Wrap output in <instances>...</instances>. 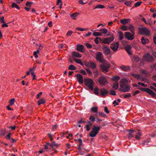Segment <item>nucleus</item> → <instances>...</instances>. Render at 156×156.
I'll list each match as a JSON object with an SVG mask.
<instances>
[{"mask_svg":"<svg viewBox=\"0 0 156 156\" xmlns=\"http://www.w3.org/2000/svg\"><path fill=\"white\" fill-rule=\"evenodd\" d=\"M107 76H102L99 78L98 81L100 84L102 86H105L108 83V82L106 78Z\"/></svg>","mask_w":156,"mask_h":156,"instance_id":"6","label":"nucleus"},{"mask_svg":"<svg viewBox=\"0 0 156 156\" xmlns=\"http://www.w3.org/2000/svg\"><path fill=\"white\" fill-rule=\"evenodd\" d=\"M85 127L86 128V131H89L90 129V128L89 127V124H87Z\"/></svg>","mask_w":156,"mask_h":156,"instance_id":"59","label":"nucleus"},{"mask_svg":"<svg viewBox=\"0 0 156 156\" xmlns=\"http://www.w3.org/2000/svg\"><path fill=\"white\" fill-rule=\"evenodd\" d=\"M122 70L125 72H127L130 69V66H125L123 65H122L119 66Z\"/></svg>","mask_w":156,"mask_h":156,"instance_id":"15","label":"nucleus"},{"mask_svg":"<svg viewBox=\"0 0 156 156\" xmlns=\"http://www.w3.org/2000/svg\"><path fill=\"white\" fill-rule=\"evenodd\" d=\"M132 47L129 45H128L125 48V49L129 55H132V53L131 52Z\"/></svg>","mask_w":156,"mask_h":156,"instance_id":"16","label":"nucleus"},{"mask_svg":"<svg viewBox=\"0 0 156 156\" xmlns=\"http://www.w3.org/2000/svg\"><path fill=\"white\" fill-rule=\"evenodd\" d=\"M140 130H138V135L135 136V138L137 140H139L140 139V137L141 135V133L140 132Z\"/></svg>","mask_w":156,"mask_h":156,"instance_id":"32","label":"nucleus"},{"mask_svg":"<svg viewBox=\"0 0 156 156\" xmlns=\"http://www.w3.org/2000/svg\"><path fill=\"white\" fill-rule=\"evenodd\" d=\"M15 101V99L14 98H13L11 99L9 101V105H12L14 103Z\"/></svg>","mask_w":156,"mask_h":156,"instance_id":"44","label":"nucleus"},{"mask_svg":"<svg viewBox=\"0 0 156 156\" xmlns=\"http://www.w3.org/2000/svg\"><path fill=\"white\" fill-rule=\"evenodd\" d=\"M131 26H133L131 25H129L128 26H123L121 27V29L122 30L124 31L127 30H130V28H131Z\"/></svg>","mask_w":156,"mask_h":156,"instance_id":"17","label":"nucleus"},{"mask_svg":"<svg viewBox=\"0 0 156 156\" xmlns=\"http://www.w3.org/2000/svg\"><path fill=\"white\" fill-rule=\"evenodd\" d=\"M151 68L152 70H156V64L154 63L151 66Z\"/></svg>","mask_w":156,"mask_h":156,"instance_id":"43","label":"nucleus"},{"mask_svg":"<svg viewBox=\"0 0 156 156\" xmlns=\"http://www.w3.org/2000/svg\"><path fill=\"white\" fill-rule=\"evenodd\" d=\"M74 60L75 61V62L78 63V64H80L82 66H83V63L82 62H81V61L80 59H74Z\"/></svg>","mask_w":156,"mask_h":156,"instance_id":"39","label":"nucleus"},{"mask_svg":"<svg viewBox=\"0 0 156 156\" xmlns=\"http://www.w3.org/2000/svg\"><path fill=\"white\" fill-rule=\"evenodd\" d=\"M102 38L100 37H97L95 39V42L96 44H98L99 41L101 42Z\"/></svg>","mask_w":156,"mask_h":156,"instance_id":"30","label":"nucleus"},{"mask_svg":"<svg viewBox=\"0 0 156 156\" xmlns=\"http://www.w3.org/2000/svg\"><path fill=\"white\" fill-rule=\"evenodd\" d=\"M99 115L103 117H105L106 116V115L102 112H100L99 113Z\"/></svg>","mask_w":156,"mask_h":156,"instance_id":"61","label":"nucleus"},{"mask_svg":"<svg viewBox=\"0 0 156 156\" xmlns=\"http://www.w3.org/2000/svg\"><path fill=\"white\" fill-rule=\"evenodd\" d=\"M124 96V98H127L131 97V96L130 93H128L127 95H123Z\"/></svg>","mask_w":156,"mask_h":156,"instance_id":"54","label":"nucleus"},{"mask_svg":"<svg viewBox=\"0 0 156 156\" xmlns=\"http://www.w3.org/2000/svg\"><path fill=\"white\" fill-rule=\"evenodd\" d=\"M100 68L102 71L106 73L108 71V69L110 66V65L108 63H105L102 65H100Z\"/></svg>","mask_w":156,"mask_h":156,"instance_id":"8","label":"nucleus"},{"mask_svg":"<svg viewBox=\"0 0 156 156\" xmlns=\"http://www.w3.org/2000/svg\"><path fill=\"white\" fill-rule=\"evenodd\" d=\"M89 119L91 122H94L95 120V119L94 116L91 115L90 116Z\"/></svg>","mask_w":156,"mask_h":156,"instance_id":"40","label":"nucleus"},{"mask_svg":"<svg viewBox=\"0 0 156 156\" xmlns=\"http://www.w3.org/2000/svg\"><path fill=\"white\" fill-rule=\"evenodd\" d=\"M140 93V91L138 90H136L135 92H133V95L135 96L137 94H138L139 93Z\"/></svg>","mask_w":156,"mask_h":156,"instance_id":"62","label":"nucleus"},{"mask_svg":"<svg viewBox=\"0 0 156 156\" xmlns=\"http://www.w3.org/2000/svg\"><path fill=\"white\" fill-rule=\"evenodd\" d=\"M94 93L96 95H99V93L98 92V89L97 87H96L94 89Z\"/></svg>","mask_w":156,"mask_h":156,"instance_id":"41","label":"nucleus"},{"mask_svg":"<svg viewBox=\"0 0 156 156\" xmlns=\"http://www.w3.org/2000/svg\"><path fill=\"white\" fill-rule=\"evenodd\" d=\"M75 76L76 77L77 80L80 83H83V78L82 75L80 74H76L75 75Z\"/></svg>","mask_w":156,"mask_h":156,"instance_id":"14","label":"nucleus"},{"mask_svg":"<svg viewBox=\"0 0 156 156\" xmlns=\"http://www.w3.org/2000/svg\"><path fill=\"white\" fill-rule=\"evenodd\" d=\"M147 93H149L150 95H151L153 97L156 96V94L153 91L149 88L147 89Z\"/></svg>","mask_w":156,"mask_h":156,"instance_id":"23","label":"nucleus"},{"mask_svg":"<svg viewBox=\"0 0 156 156\" xmlns=\"http://www.w3.org/2000/svg\"><path fill=\"white\" fill-rule=\"evenodd\" d=\"M114 39V37L112 36L110 37L102 39L101 42L100 43L105 44H109L111 42L113 41Z\"/></svg>","mask_w":156,"mask_h":156,"instance_id":"7","label":"nucleus"},{"mask_svg":"<svg viewBox=\"0 0 156 156\" xmlns=\"http://www.w3.org/2000/svg\"><path fill=\"white\" fill-rule=\"evenodd\" d=\"M119 39L120 40H122L124 38V36L122 32L121 31L119 32Z\"/></svg>","mask_w":156,"mask_h":156,"instance_id":"26","label":"nucleus"},{"mask_svg":"<svg viewBox=\"0 0 156 156\" xmlns=\"http://www.w3.org/2000/svg\"><path fill=\"white\" fill-rule=\"evenodd\" d=\"M139 89H140L141 90L143 91H145L147 92V89H148V88H140L139 87Z\"/></svg>","mask_w":156,"mask_h":156,"instance_id":"56","label":"nucleus"},{"mask_svg":"<svg viewBox=\"0 0 156 156\" xmlns=\"http://www.w3.org/2000/svg\"><path fill=\"white\" fill-rule=\"evenodd\" d=\"M142 3V2H137L134 4V6H135V7H137L140 6Z\"/></svg>","mask_w":156,"mask_h":156,"instance_id":"42","label":"nucleus"},{"mask_svg":"<svg viewBox=\"0 0 156 156\" xmlns=\"http://www.w3.org/2000/svg\"><path fill=\"white\" fill-rule=\"evenodd\" d=\"M130 31L131 33L129 32H126L125 33V38L129 40H132L133 39L135 35L134 29L133 26H131Z\"/></svg>","mask_w":156,"mask_h":156,"instance_id":"1","label":"nucleus"},{"mask_svg":"<svg viewBox=\"0 0 156 156\" xmlns=\"http://www.w3.org/2000/svg\"><path fill=\"white\" fill-rule=\"evenodd\" d=\"M110 94L112 95H116V93L115 91L114 90H110Z\"/></svg>","mask_w":156,"mask_h":156,"instance_id":"53","label":"nucleus"},{"mask_svg":"<svg viewBox=\"0 0 156 156\" xmlns=\"http://www.w3.org/2000/svg\"><path fill=\"white\" fill-rule=\"evenodd\" d=\"M76 29L78 30L85 31L87 30V29L80 28L79 27H77Z\"/></svg>","mask_w":156,"mask_h":156,"instance_id":"51","label":"nucleus"},{"mask_svg":"<svg viewBox=\"0 0 156 156\" xmlns=\"http://www.w3.org/2000/svg\"><path fill=\"white\" fill-rule=\"evenodd\" d=\"M149 143V141L147 140L146 141H144L142 143V145H147Z\"/></svg>","mask_w":156,"mask_h":156,"instance_id":"60","label":"nucleus"},{"mask_svg":"<svg viewBox=\"0 0 156 156\" xmlns=\"http://www.w3.org/2000/svg\"><path fill=\"white\" fill-rule=\"evenodd\" d=\"M68 69L70 70H75L76 69V68L74 65H71L69 67Z\"/></svg>","mask_w":156,"mask_h":156,"instance_id":"37","label":"nucleus"},{"mask_svg":"<svg viewBox=\"0 0 156 156\" xmlns=\"http://www.w3.org/2000/svg\"><path fill=\"white\" fill-rule=\"evenodd\" d=\"M146 24H149L151 27H152V22L151 20V19H149L148 20V21H147L145 23Z\"/></svg>","mask_w":156,"mask_h":156,"instance_id":"45","label":"nucleus"},{"mask_svg":"<svg viewBox=\"0 0 156 156\" xmlns=\"http://www.w3.org/2000/svg\"><path fill=\"white\" fill-rule=\"evenodd\" d=\"M45 102V100L43 98L37 101L38 105H40L41 104H43Z\"/></svg>","mask_w":156,"mask_h":156,"instance_id":"29","label":"nucleus"},{"mask_svg":"<svg viewBox=\"0 0 156 156\" xmlns=\"http://www.w3.org/2000/svg\"><path fill=\"white\" fill-rule=\"evenodd\" d=\"M108 91L105 89L101 88L100 91V94L103 97H105L108 94Z\"/></svg>","mask_w":156,"mask_h":156,"instance_id":"13","label":"nucleus"},{"mask_svg":"<svg viewBox=\"0 0 156 156\" xmlns=\"http://www.w3.org/2000/svg\"><path fill=\"white\" fill-rule=\"evenodd\" d=\"M134 77L137 78L138 80L140 79L141 78L140 75L138 74H134L133 75Z\"/></svg>","mask_w":156,"mask_h":156,"instance_id":"50","label":"nucleus"},{"mask_svg":"<svg viewBox=\"0 0 156 156\" xmlns=\"http://www.w3.org/2000/svg\"><path fill=\"white\" fill-rule=\"evenodd\" d=\"M145 60L148 62H151L154 60V58L149 53L146 54L144 56Z\"/></svg>","mask_w":156,"mask_h":156,"instance_id":"12","label":"nucleus"},{"mask_svg":"<svg viewBox=\"0 0 156 156\" xmlns=\"http://www.w3.org/2000/svg\"><path fill=\"white\" fill-rule=\"evenodd\" d=\"M102 50L104 54L106 55H108L111 53V51L109 47L107 45H103Z\"/></svg>","mask_w":156,"mask_h":156,"instance_id":"11","label":"nucleus"},{"mask_svg":"<svg viewBox=\"0 0 156 156\" xmlns=\"http://www.w3.org/2000/svg\"><path fill=\"white\" fill-rule=\"evenodd\" d=\"M141 42L143 44L148 43L149 41L148 39L145 37H142L141 39Z\"/></svg>","mask_w":156,"mask_h":156,"instance_id":"18","label":"nucleus"},{"mask_svg":"<svg viewBox=\"0 0 156 156\" xmlns=\"http://www.w3.org/2000/svg\"><path fill=\"white\" fill-rule=\"evenodd\" d=\"M41 46H40V48L39 49H38L36 51H34V52L33 55H37V54H38L39 52V49H41L40 48Z\"/></svg>","mask_w":156,"mask_h":156,"instance_id":"55","label":"nucleus"},{"mask_svg":"<svg viewBox=\"0 0 156 156\" xmlns=\"http://www.w3.org/2000/svg\"><path fill=\"white\" fill-rule=\"evenodd\" d=\"M128 131L129 132V136L128 137V138L130 139L133 136V135L132 134V133L133 132H134L135 131L133 129L129 130Z\"/></svg>","mask_w":156,"mask_h":156,"instance_id":"25","label":"nucleus"},{"mask_svg":"<svg viewBox=\"0 0 156 156\" xmlns=\"http://www.w3.org/2000/svg\"><path fill=\"white\" fill-rule=\"evenodd\" d=\"M98 108L96 107H94L91 108V111L94 113L98 112Z\"/></svg>","mask_w":156,"mask_h":156,"instance_id":"31","label":"nucleus"},{"mask_svg":"<svg viewBox=\"0 0 156 156\" xmlns=\"http://www.w3.org/2000/svg\"><path fill=\"white\" fill-rule=\"evenodd\" d=\"M133 59L136 62H138L140 60V58L137 56H134V57Z\"/></svg>","mask_w":156,"mask_h":156,"instance_id":"48","label":"nucleus"},{"mask_svg":"<svg viewBox=\"0 0 156 156\" xmlns=\"http://www.w3.org/2000/svg\"><path fill=\"white\" fill-rule=\"evenodd\" d=\"M84 46L81 45H78L77 48V50L80 52H84Z\"/></svg>","mask_w":156,"mask_h":156,"instance_id":"19","label":"nucleus"},{"mask_svg":"<svg viewBox=\"0 0 156 156\" xmlns=\"http://www.w3.org/2000/svg\"><path fill=\"white\" fill-rule=\"evenodd\" d=\"M80 13L79 12H75L74 13H73L71 15V17L73 19L76 20V17H77L79 14Z\"/></svg>","mask_w":156,"mask_h":156,"instance_id":"21","label":"nucleus"},{"mask_svg":"<svg viewBox=\"0 0 156 156\" xmlns=\"http://www.w3.org/2000/svg\"><path fill=\"white\" fill-rule=\"evenodd\" d=\"M12 8L15 7L18 10H19L20 9V8L15 3H12Z\"/></svg>","mask_w":156,"mask_h":156,"instance_id":"38","label":"nucleus"},{"mask_svg":"<svg viewBox=\"0 0 156 156\" xmlns=\"http://www.w3.org/2000/svg\"><path fill=\"white\" fill-rule=\"evenodd\" d=\"M119 45V43L118 42L112 43L110 45V47L114 52H116L118 50Z\"/></svg>","mask_w":156,"mask_h":156,"instance_id":"10","label":"nucleus"},{"mask_svg":"<svg viewBox=\"0 0 156 156\" xmlns=\"http://www.w3.org/2000/svg\"><path fill=\"white\" fill-rule=\"evenodd\" d=\"M120 88L119 90L122 92H129L130 90L129 86L123 83H120Z\"/></svg>","mask_w":156,"mask_h":156,"instance_id":"4","label":"nucleus"},{"mask_svg":"<svg viewBox=\"0 0 156 156\" xmlns=\"http://www.w3.org/2000/svg\"><path fill=\"white\" fill-rule=\"evenodd\" d=\"M89 66L92 69H95L96 67V65L95 63L90 62L89 63Z\"/></svg>","mask_w":156,"mask_h":156,"instance_id":"33","label":"nucleus"},{"mask_svg":"<svg viewBox=\"0 0 156 156\" xmlns=\"http://www.w3.org/2000/svg\"><path fill=\"white\" fill-rule=\"evenodd\" d=\"M121 83H126L128 82V80L126 79H122L121 81Z\"/></svg>","mask_w":156,"mask_h":156,"instance_id":"52","label":"nucleus"},{"mask_svg":"<svg viewBox=\"0 0 156 156\" xmlns=\"http://www.w3.org/2000/svg\"><path fill=\"white\" fill-rule=\"evenodd\" d=\"M72 33L73 32L71 30H69L66 35L67 36H70Z\"/></svg>","mask_w":156,"mask_h":156,"instance_id":"63","label":"nucleus"},{"mask_svg":"<svg viewBox=\"0 0 156 156\" xmlns=\"http://www.w3.org/2000/svg\"><path fill=\"white\" fill-rule=\"evenodd\" d=\"M0 135L2 136L4 135L5 133H6V130L5 129L2 130L1 131H0Z\"/></svg>","mask_w":156,"mask_h":156,"instance_id":"47","label":"nucleus"},{"mask_svg":"<svg viewBox=\"0 0 156 156\" xmlns=\"http://www.w3.org/2000/svg\"><path fill=\"white\" fill-rule=\"evenodd\" d=\"M120 77L118 76H114L112 78V80L115 81V82H118V81Z\"/></svg>","mask_w":156,"mask_h":156,"instance_id":"24","label":"nucleus"},{"mask_svg":"<svg viewBox=\"0 0 156 156\" xmlns=\"http://www.w3.org/2000/svg\"><path fill=\"white\" fill-rule=\"evenodd\" d=\"M86 46L88 48H91L92 47V46L89 43H86L85 44Z\"/></svg>","mask_w":156,"mask_h":156,"instance_id":"57","label":"nucleus"},{"mask_svg":"<svg viewBox=\"0 0 156 156\" xmlns=\"http://www.w3.org/2000/svg\"><path fill=\"white\" fill-rule=\"evenodd\" d=\"M130 20V19H124L121 20L120 22L123 24H126Z\"/></svg>","mask_w":156,"mask_h":156,"instance_id":"22","label":"nucleus"},{"mask_svg":"<svg viewBox=\"0 0 156 156\" xmlns=\"http://www.w3.org/2000/svg\"><path fill=\"white\" fill-rule=\"evenodd\" d=\"M32 3H33V2H32L27 1L26 2V6H27L30 7V5H31Z\"/></svg>","mask_w":156,"mask_h":156,"instance_id":"58","label":"nucleus"},{"mask_svg":"<svg viewBox=\"0 0 156 156\" xmlns=\"http://www.w3.org/2000/svg\"><path fill=\"white\" fill-rule=\"evenodd\" d=\"M50 146L53 148V147H57L58 145L55 143V142L54 141L52 142V143L50 144Z\"/></svg>","mask_w":156,"mask_h":156,"instance_id":"46","label":"nucleus"},{"mask_svg":"<svg viewBox=\"0 0 156 156\" xmlns=\"http://www.w3.org/2000/svg\"><path fill=\"white\" fill-rule=\"evenodd\" d=\"M112 87L115 90H117L119 87L118 82H115L113 84Z\"/></svg>","mask_w":156,"mask_h":156,"instance_id":"27","label":"nucleus"},{"mask_svg":"<svg viewBox=\"0 0 156 156\" xmlns=\"http://www.w3.org/2000/svg\"><path fill=\"white\" fill-rule=\"evenodd\" d=\"M98 31H100L101 33L103 34H106L107 33V30L105 28H103L100 30H97Z\"/></svg>","mask_w":156,"mask_h":156,"instance_id":"34","label":"nucleus"},{"mask_svg":"<svg viewBox=\"0 0 156 156\" xmlns=\"http://www.w3.org/2000/svg\"><path fill=\"white\" fill-rule=\"evenodd\" d=\"M73 56L74 57H77L79 58H81L82 55L76 51H73L72 52Z\"/></svg>","mask_w":156,"mask_h":156,"instance_id":"20","label":"nucleus"},{"mask_svg":"<svg viewBox=\"0 0 156 156\" xmlns=\"http://www.w3.org/2000/svg\"><path fill=\"white\" fill-rule=\"evenodd\" d=\"M84 82L85 85L87 86L91 90H94V83L92 79L85 78Z\"/></svg>","mask_w":156,"mask_h":156,"instance_id":"3","label":"nucleus"},{"mask_svg":"<svg viewBox=\"0 0 156 156\" xmlns=\"http://www.w3.org/2000/svg\"><path fill=\"white\" fill-rule=\"evenodd\" d=\"M132 2H133V1H127L125 2L124 4L127 6L131 7L132 4Z\"/></svg>","mask_w":156,"mask_h":156,"instance_id":"28","label":"nucleus"},{"mask_svg":"<svg viewBox=\"0 0 156 156\" xmlns=\"http://www.w3.org/2000/svg\"><path fill=\"white\" fill-rule=\"evenodd\" d=\"M105 8V6L101 5H97L94 8L96 9H104Z\"/></svg>","mask_w":156,"mask_h":156,"instance_id":"35","label":"nucleus"},{"mask_svg":"<svg viewBox=\"0 0 156 156\" xmlns=\"http://www.w3.org/2000/svg\"><path fill=\"white\" fill-rule=\"evenodd\" d=\"M103 55L101 52H97L96 54V59L99 61L103 62L104 61Z\"/></svg>","mask_w":156,"mask_h":156,"instance_id":"9","label":"nucleus"},{"mask_svg":"<svg viewBox=\"0 0 156 156\" xmlns=\"http://www.w3.org/2000/svg\"><path fill=\"white\" fill-rule=\"evenodd\" d=\"M100 129V128L99 126L93 125L92 129L89 134L90 136L91 137H95L98 133Z\"/></svg>","mask_w":156,"mask_h":156,"instance_id":"2","label":"nucleus"},{"mask_svg":"<svg viewBox=\"0 0 156 156\" xmlns=\"http://www.w3.org/2000/svg\"><path fill=\"white\" fill-rule=\"evenodd\" d=\"M140 73L144 74L146 75L147 74V72L144 69H141L140 71Z\"/></svg>","mask_w":156,"mask_h":156,"instance_id":"49","label":"nucleus"},{"mask_svg":"<svg viewBox=\"0 0 156 156\" xmlns=\"http://www.w3.org/2000/svg\"><path fill=\"white\" fill-rule=\"evenodd\" d=\"M93 35L94 36H101L102 35V34L101 33L98 32H94L93 33Z\"/></svg>","mask_w":156,"mask_h":156,"instance_id":"36","label":"nucleus"},{"mask_svg":"<svg viewBox=\"0 0 156 156\" xmlns=\"http://www.w3.org/2000/svg\"><path fill=\"white\" fill-rule=\"evenodd\" d=\"M139 31L141 34L149 36L150 34V31L146 27H140L138 28Z\"/></svg>","mask_w":156,"mask_h":156,"instance_id":"5","label":"nucleus"},{"mask_svg":"<svg viewBox=\"0 0 156 156\" xmlns=\"http://www.w3.org/2000/svg\"><path fill=\"white\" fill-rule=\"evenodd\" d=\"M104 108V111L107 114L109 113V111L108 110L107 107L105 106Z\"/></svg>","mask_w":156,"mask_h":156,"instance_id":"64","label":"nucleus"}]
</instances>
